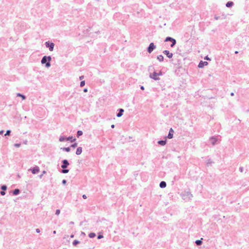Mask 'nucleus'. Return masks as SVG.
Here are the masks:
<instances>
[{"label":"nucleus","mask_w":249,"mask_h":249,"mask_svg":"<svg viewBox=\"0 0 249 249\" xmlns=\"http://www.w3.org/2000/svg\"><path fill=\"white\" fill-rule=\"evenodd\" d=\"M157 59L159 60V61L161 62L163 60L164 57L162 55H160L157 56Z\"/></svg>","instance_id":"nucleus-14"},{"label":"nucleus","mask_w":249,"mask_h":249,"mask_svg":"<svg viewBox=\"0 0 249 249\" xmlns=\"http://www.w3.org/2000/svg\"><path fill=\"white\" fill-rule=\"evenodd\" d=\"M173 133H174L173 129L172 128H170L168 135V138L169 139H172L173 138Z\"/></svg>","instance_id":"nucleus-9"},{"label":"nucleus","mask_w":249,"mask_h":249,"mask_svg":"<svg viewBox=\"0 0 249 249\" xmlns=\"http://www.w3.org/2000/svg\"><path fill=\"white\" fill-rule=\"evenodd\" d=\"M63 165L61 166V167L63 169L67 167V166H68V165H69V162L68 161H67V160H64L63 161Z\"/></svg>","instance_id":"nucleus-8"},{"label":"nucleus","mask_w":249,"mask_h":249,"mask_svg":"<svg viewBox=\"0 0 249 249\" xmlns=\"http://www.w3.org/2000/svg\"><path fill=\"white\" fill-rule=\"evenodd\" d=\"M95 236V234L94 233H90L89 234V237L90 238H93Z\"/></svg>","instance_id":"nucleus-21"},{"label":"nucleus","mask_w":249,"mask_h":249,"mask_svg":"<svg viewBox=\"0 0 249 249\" xmlns=\"http://www.w3.org/2000/svg\"><path fill=\"white\" fill-rule=\"evenodd\" d=\"M231 95H233V93H231Z\"/></svg>","instance_id":"nucleus-48"},{"label":"nucleus","mask_w":249,"mask_h":249,"mask_svg":"<svg viewBox=\"0 0 249 249\" xmlns=\"http://www.w3.org/2000/svg\"><path fill=\"white\" fill-rule=\"evenodd\" d=\"M232 5H233V2H228L226 4V6L227 7H230V6H232Z\"/></svg>","instance_id":"nucleus-18"},{"label":"nucleus","mask_w":249,"mask_h":249,"mask_svg":"<svg viewBox=\"0 0 249 249\" xmlns=\"http://www.w3.org/2000/svg\"><path fill=\"white\" fill-rule=\"evenodd\" d=\"M62 182L65 184V183H66V181L65 180H63Z\"/></svg>","instance_id":"nucleus-39"},{"label":"nucleus","mask_w":249,"mask_h":249,"mask_svg":"<svg viewBox=\"0 0 249 249\" xmlns=\"http://www.w3.org/2000/svg\"><path fill=\"white\" fill-rule=\"evenodd\" d=\"M235 53H238V52H237V51H236V52H235Z\"/></svg>","instance_id":"nucleus-46"},{"label":"nucleus","mask_w":249,"mask_h":249,"mask_svg":"<svg viewBox=\"0 0 249 249\" xmlns=\"http://www.w3.org/2000/svg\"><path fill=\"white\" fill-rule=\"evenodd\" d=\"M36 231L37 232H40V231H39V229H36Z\"/></svg>","instance_id":"nucleus-40"},{"label":"nucleus","mask_w":249,"mask_h":249,"mask_svg":"<svg viewBox=\"0 0 249 249\" xmlns=\"http://www.w3.org/2000/svg\"><path fill=\"white\" fill-rule=\"evenodd\" d=\"M212 140H213L212 143L213 144L215 142V140L213 138H212Z\"/></svg>","instance_id":"nucleus-36"},{"label":"nucleus","mask_w":249,"mask_h":249,"mask_svg":"<svg viewBox=\"0 0 249 249\" xmlns=\"http://www.w3.org/2000/svg\"><path fill=\"white\" fill-rule=\"evenodd\" d=\"M82 152V147H79L77 148V149L76 150V155H79L81 154Z\"/></svg>","instance_id":"nucleus-11"},{"label":"nucleus","mask_w":249,"mask_h":249,"mask_svg":"<svg viewBox=\"0 0 249 249\" xmlns=\"http://www.w3.org/2000/svg\"><path fill=\"white\" fill-rule=\"evenodd\" d=\"M64 150H65L66 152H69L70 151V147H65L62 148Z\"/></svg>","instance_id":"nucleus-22"},{"label":"nucleus","mask_w":249,"mask_h":249,"mask_svg":"<svg viewBox=\"0 0 249 249\" xmlns=\"http://www.w3.org/2000/svg\"><path fill=\"white\" fill-rule=\"evenodd\" d=\"M205 59H207V60H210L209 58H208V56H206L205 58Z\"/></svg>","instance_id":"nucleus-38"},{"label":"nucleus","mask_w":249,"mask_h":249,"mask_svg":"<svg viewBox=\"0 0 249 249\" xmlns=\"http://www.w3.org/2000/svg\"><path fill=\"white\" fill-rule=\"evenodd\" d=\"M166 182L164 181H161L160 184V186L161 188H164L166 187Z\"/></svg>","instance_id":"nucleus-13"},{"label":"nucleus","mask_w":249,"mask_h":249,"mask_svg":"<svg viewBox=\"0 0 249 249\" xmlns=\"http://www.w3.org/2000/svg\"><path fill=\"white\" fill-rule=\"evenodd\" d=\"M17 96L21 97V98H22V99L23 100H24L25 99V96H24V95H22V94H21L20 93H18L17 94Z\"/></svg>","instance_id":"nucleus-19"},{"label":"nucleus","mask_w":249,"mask_h":249,"mask_svg":"<svg viewBox=\"0 0 249 249\" xmlns=\"http://www.w3.org/2000/svg\"><path fill=\"white\" fill-rule=\"evenodd\" d=\"M85 81H82L80 83V86L81 87H83L85 85Z\"/></svg>","instance_id":"nucleus-24"},{"label":"nucleus","mask_w":249,"mask_h":249,"mask_svg":"<svg viewBox=\"0 0 249 249\" xmlns=\"http://www.w3.org/2000/svg\"><path fill=\"white\" fill-rule=\"evenodd\" d=\"M83 197L84 199H86L87 198V196L85 195H83Z\"/></svg>","instance_id":"nucleus-37"},{"label":"nucleus","mask_w":249,"mask_h":249,"mask_svg":"<svg viewBox=\"0 0 249 249\" xmlns=\"http://www.w3.org/2000/svg\"><path fill=\"white\" fill-rule=\"evenodd\" d=\"M77 144L76 143H75L71 145V147L73 148H75L77 146Z\"/></svg>","instance_id":"nucleus-27"},{"label":"nucleus","mask_w":249,"mask_h":249,"mask_svg":"<svg viewBox=\"0 0 249 249\" xmlns=\"http://www.w3.org/2000/svg\"><path fill=\"white\" fill-rule=\"evenodd\" d=\"M83 78H84V76H80V79H83Z\"/></svg>","instance_id":"nucleus-41"},{"label":"nucleus","mask_w":249,"mask_h":249,"mask_svg":"<svg viewBox=\"0 0 249 249\" xmlns=\"http://www.w3.org/2000/svg\"><path fill=\"white\" fill-rule=\"evenodd\" d=\"M75 139H73L72 140V141H75Z\"/></svg>","instance_id":"nucleus-47"},{"label":"nucleus","mask_w":249,"mask_h":249,"mask_svg":"<svg viewBox=\"0 0 249 249\" xmlns=\"http://www.w3.org/2000/svg\"><path fill=\"white\" fill-rule=\"evenodd\" d=\"M165 41H170V42L172 43V44H171V47H173L176 44V41L175 39L174 38H172L170 37H167L165 40Z\"/></svg>","instance_id":"nucleus-2"},{"label":"nucleus","mask_w":249,"mask_h":249,"mask_svg":"<svg viewBox=\"0 0 249 249\" xmlns=\"http://www.w3.org/2000/svg\"><path fill=\"white\" fill-rule=\"evenodd\" d=\"M68 172H69V170H67V169H63L62 170L63 173H67Z\"/></svg>","instance_id":"nucleus-26"},{"label":"nucleus","mask_w":249,"mask_h":249,"mask_svg":"<svg viewBox=\"0 0 249 249\" xmlns=\"http://www.w3.org/2000/svg\"><path fill=\"white\" fill-rule=\"evenodd\" d=\"M169 58H171L173 56V53H170L169 51L165 50L163 52Z\"/></svg>","instance_id":"nucleus-6"},{"label":"nucleus","mask_w":249,"mask_h":249,"mask_svg":"<svg viewBox=\"0 0 249 249\" xmlns=\"http://www.w3.org/2000/svg\"><path fill=\"white\" fill-rule=\"evenodd\" d=\"M0 194L2 196L4 195H5V192L4 191H1L0 192Z\"/></svg>","instance_id":"nucleus-35"},{"label":"nucleus","mask_w":249,"mask_h":249,"mask_svg":"<svg viewBox=\"0 0 249 249\" xmlns=\"http://www.w3.org/2000/svg\"><path fill=\"white\" fill-rule=\"evenodd\" d=\"M103 235H98V239H100V238H103Z\"/></svg>","instance_id":"nucleus-34"},{"label":"nucleus","mask_w":249,"mask_h":249,"mask_svg":"<svg viewBox=\"0 0 249 249\" xmlns=\"http://www.w3.org/2000/svg\"><path fill=\"white\" fill-rule=\"evenodd\" d=\"M20 146V144H19V143H16L15 144V146L17 147H18Z\"/></svg>","instance_id":"nucleus-32"},{"label":"nucleus","mask_w":249,"mask_h":249,"mask_svg":"<svg viewBox=\"0 0 249 249\" xmlns=\"http://www.w3.org/2000/svg\"><path fill=\"white\" fill-rule=\"evenodd\" d=\"M111 126L112 128H114L115 125L114 124H112Z\"/></svg>","instance_id":"nucleus-42"},{"label":"nucleus","mask_w":249,"mask_h":249,"mask_svg":"<svg viewBox=\"0 0 249 249\" xmlns=\"http://www.w3.org/2000/svg\"><path fill=\"white\" fill-rule=\"evenodd\" d=\"M79 243V241H77V240H74L73 242V245L74 246H76V245H77Z\"/></svg>","instance_id":"nucleus-23"},{"label":"nucleus","mask_w":249,"mask_h":249,"mask_svg":"<svg viewBox=\"0 0 249 249\" xmlns=\"http://www.w3.org/2000/svg\"><path fill=\"white\" fill-rule=\"evenodd\" d=\"M72 137H68L67 139V141H70V140H71L72 139Z\"/></svg>","instance_id":"nucleus-33"},{"label":"nucleus","mask_w":249,"mask_h":249,"mask_svg":"<svg viewBox=\"0 0 249 249\" xmlns=\"http://www.w3.org/2000/svg\"><path fill=\"white\" fill-rule=\"evenodd\" d=\"M46 45L47 47H49V50L50 51H53V47L54 46L53 43H49V42H46Z\"/></svg>","instance_id":"nucleus-3"},{"label":"nucleus","mask_w":249,"mask_h":249,"mask_svg":"<svg viewBox=\"0 0 249 249\" xmlns=\"http://www.w3.org/2000/svg\"><path fill=\"white\" fill-rule=\"evenodd\" d=\"M160 75H161V72L160 71L159 73L154 72L152 74L150 75V77L156 80L159 79V76Z\"/></svg>","instance_id":"nucleus-1"},{"label":"nucleus","mask_w":249,"mask_h":249,"mask_svg":"<svg viewBox=\"0 0 249 249\" xmlns=\"http://www.w3.org/2000/svg\"><path fill=\"white\" fill-rule=\"evenodd\" d=\"M84 92H87V89H84Z\"/></svg>","instance_id":"nucleus-44"},{"label":"nucleus","mask_w":249,"mask_h":249,"mask_svg":"<svg viewBox=\"0 0 249 249\" xmlns=\"http://www.w3.org/2000/svg\"><path fill=\"white\" fill-rule=\"evenodd\" d=\"M208 64V62H203V61H201L199 65H198V67L200 68H203L204 66H206Z\"/></svg>","instance_id":"nucleus-7"},{"label":"nucleus","mask_w":249,"mask_h":249,"mask_svg":"<svg viewBox=\"0 0 249 249\" xmlns=\"http://www.w3.org/2000/svg\"><path fill=\"white\" fill-rule=\"evenodd\" d=\"M65 138L64 137H61L59 138V141H60V142H63V141H65Z\"/></svg>","instance_id":"nucleus-25"},{"label":"nucleus","mask_w":249,"mask_h":249,"mask_svg":"<svg viewBox=\"0 0 249 249\" xmlns=\"http://www.w3.org/2000/svg\"><path fill=\"white\" fill-rule=\"evenodd\" d=\"M141 89H142V90H143L144 89V87L143 86H142L141 87Z\"/></svg>","instance_id":"nucleus-43"},{"label":"nucleus","mask_w":249,"mask_h":249,"mask_svg":"<svg viewBox=\"0 0 249 249\" xmlns=\"http://www.w3.org/2000/svg\"><path fill=\"white\" fill-rule=\"evenodd\" d=\"M158 143L161 145H164L166 143V142L164 141H159Z\"/></svg>","instance_id":"nucleus-16"},{"label":"nucleus","mask_w":249,"mask_h":249,"mask_svg":"<svg viewBox=\"0 0 249 249\" xmlns=\"http://www.w3.org/2000/svg\"><path fill=\"white\" fill-rule=\"evenodd\" d=\"M83 134V132L81 130H79L77 132V136L79 137Z\"/></svg>","instance_id":"nucleus-20"},{"label":"nucleus","mask_w":249,"mask_h":249,"mask_svg":"<svg viewBox=\"0 0 249 249\" xmlns=\"http://www.w3.org/2000/svg\"><path fill=\"white\" fill-rule=\"evenodd\" d=\"M2 133H3V131H0V134H2Z\"/></svg>","instance_id":"nucleus-45"},{"label":"nucleus","mask_w":249,"mask_h":249,"mask_svg":"<svg viewBox=\"0 0 249 249\" xmlns=\"http://www.w3.org/2000/svg\"><path fill=\"white\" fill-rule=\"evenodd\" d=\"M50 65H51V64H50L49 62L47 63L46 64V66L47 67H49L50 66Z\"/></svg>","instance_id":"nucleus-31"},{"label":"nucleus","mask_w":249,"mask_h":249,"mask_svg":"<svg viewBox=\"0 0 249 249\" xmlns=\"http://www.w3.org/2000/svg\"><path fill=\"white\" fill-rule=\"evenodd\" d=\"M19 190L18 189H16L14 190V191L13 192V194L15 195H17L19 193Z\"/></svg>","instance_id":"nucleus-15"},{"label":"nucleus","mask_w":249,"mask_h":249,"mask_svg":"<svg viewBox=\"0 0 249 249\" xmlns=\"http://www.w3.org/2000/svg\"><path fill=\"white\" fill-rule=\"evenodd\" d=\"M60 213V211L59 210H57L56 211V214L58 215Z\"/></svg>","instance_id":"nucleus-30"},{"label":"nucleus","mask_w":249,"mask_h":249,"mask_svg":"<svg viewBox=\"0 0 249 249\" xmlns=\"http://www.w3.org/2000/svg\"><path fill=\"white\" fill-rule=\"evenodd\" d=\"M196 243L197 245H200L202 243V241L201 240H197L196 241Z\"/></svg>","instance_id":"nucleus-17"},{"label":"nucleus","mask_w":249,"mask_h":249,"mask_svg":"<svg viewBox=\"0 0 249 249\" xmlns=\"http://www.w3.org/2000/svg\"><path fill=\"white\" fill-rule=\"evenodd\" d=\"M10 133V130H7L5 134V136L6 135H9Z\"/></svg>","instance_id":"nucleus-28"},{"label":"nucleus","mask_w":249,"mask_h":249,"mask_svg":"<svg viewBox=\"0 0 249 249\" xmlns=\"http://www.w3.org/2000/svg\"><path fill=\"white\" fill-rule=\"evenodd\" d=\"M123 112H124V109H120V112L117 114V116L118 117H120L122 116V115H123Z\"/></svg>","instance_id":"nucleus-12"},{"label":"nucleus","mask_w":249,"mask_h":249,"mask_svg":"<svg viewBox=\"0 0 249 249\" xmlns=\"http://www.w3.org/2000/svg\"><path fill=\"white\" fill-rule=\"evenodd\" d=\"M48 59L49 61H50L51 59V57L50 56H48L47 58L46 56H44L41 60V63L42 64H45L47 62V59Z\"/></svg>","instance_id":"nucleus-5"},{"label":"nucleus","mask_w":249,"mask_h":249,"mask_svg":"<svg viewBox=\"0 0 249 249\" xmlns=\"http://www.w3.org/2000/svg\"><path fill=\"white\" fill-rule=\"evenodd\" d=\"M39 168L37 167H36L34 168L32 170V172L34 174H37V173H39Z\"/></svg>","instance_id":"nucleus-10"},{"label":"nucleus","mask_w":249,"mask_h":249,"mask_svg":"<svg viewBox=\"0 0 249 249\" xmlns=\"http://www.w3.org/2000/svg\"><path fill=\"white\" fill-rule=\"evenodd\" d=\"M1 189L2 190H5L6 189V186H2L1 187Z\"/></svg>","instance_id":"nucleus-29"},{"label":"nucleus","mask_w":249,"mask_h":249,"mask_svg":"<svg viewBox=\"0 0 249 249\" xmlns=\"http://www.w3.org/2000/svg\"><path fill=\"white\" fill-rule=\"evenodd\" d=\"M155 48V46L154 45L153 43H151L149 45V46L148 48V52L149 53H151L153 50Z\"/></svg>","instance_id":"nucleus-4"}]
</instances>
